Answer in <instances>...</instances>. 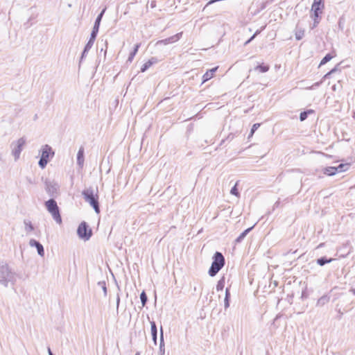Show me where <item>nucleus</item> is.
<instances>
[{
  "instance_id": "f257e3e1",
  "label": "nucleus",
  "mask_w": 355,
  "mask_h": 355,
  "mask_svg": "<svg viewBox=\"0 0 355 355\" xmlns=\"http://www.w3.org/2000/svg\"><path fill=\"white\" fill-rule=\"evenodd\" d=\"M82 196L89 205L94 209L96 214H99L101 211L100 205L98 201V191L96 189V192L92 187H89L84 189L82 191Z\"/></svg>"
},
{
  "instance_id": "f03ea898",
  "label": "nucleus",
  "mask_w": 355,
  "mask_h": 355,
  "mask_svg": "<svg viewBox=\"0 0 355 355\" xmlns=\"http://www.w3.org/2000/svg\"><path fill=\"white\" fill-rule=\"evenodd\" d=\"M225 264V259L223 254L220 252H216L212 257V262L209 269L208 274L213 277L223 268Z\"/></svg>"
},
{
  "instance_id": "7ed1b4c3",
  "label": "nucleus",
  "mask_w": 355,
  "mask_h": 355,
  "mask_svg": "<svg viewBox=\"0 0 355 355\" xmlns=\"http://www.w3.org/2000/svg\"><path fill=\"white\" fill-rule=\"evenodd\" d=\"M16 274L10 268L8 264L4 261H0V277L6 280V284L8 286L10 283L14 286L16 283Z\"/></svg>"
},
{
  "instance_id": "20e7f679",
  "label": "nucleus",
  "mask_w": 355,
  "mask_h": 355,
  "mask_svg": "<svg viewBox=\"0 0 355 355\" xmlns=\"http://www.w3.org/2000/svg\"><path fill=\"white\" fill-rule=\"evenodd\" d=\"M44 205L46 210L51 214L53 220L58 224H61L62 223V220L60 214V210L55 200L53 198H50L45 201Z\"/></svg>"
},
{
  "instance_id": "39448f33",
  "label": "nucleus",
  "mask_w": 355,
  "mask_h": 355,
  "mask_svg": "<svg viewBox=\"0 0 355 355\" xmlns=\"http://www.w3.org/2000/svg\"><path fill=\"white\" fill-rule=\"evenodd\" d=\"M77 234L80 239L88 241L92 237L93 232L87 223L82 221L77 228Z\"/></svg>"
},
{
  "instance_id": "423d86ee",
  "label": "nucleus",
  "mask_w": 355,
  "mask_h": 355,
  "mask_svg": "<svg viewBox=\"0 0 355 355\" xmlns=\"http://www.w3.org/2000/svg\"><path fill=\"white\" fill-rule=\"evenodd\" d=\"M45 190L51 198L55 199L58 195V191L60 186L58 183L54 180H50L46 179L44 181Z\"/></svg>"
},
{
  "instance_id": "0eeeda50",
  "label": "nucleus",
  "mask_w": 355,
  "mask_h": 355,
  "mask_svg": "<svg viewBox=\"0 0 355 355\" xmlns=\"http://www.w3.org/2000/svg\"><path fill=\"white\" fill-rule=\"evenodd\" d=\"M25 144L26 139L24 137H21L17 141H13L11 144L10 146L12 148V155L14 156L15 161L19 158L20 154Z\"/></svg>"
},
{
  "instance_id": "6e6552de",
  "label": "nucleus",
  "mask_w": 355,
  "mask_h": 355,
  "mask_svg": "<svg viewBox=\"0 0 355 355\" xmlns=\"http://www.w3.org/2000/svg\"><path fill=\"white\" fill-rule=\"evenodd\" d=\"M105 10H106V8H103L101 10V12L96 17L95 21H94V26L92 28V31L90 34L91 35H93L96 37H97V35H98V33L99 31L100 24H101L103 16Z\"/></svg>"
},
{
  "instance_id": "1a4fd4ad",
  "label": "nucleus",
  "mask_w": 355,
  "mask_h": 355,
  "mask_svg": "<svg viewBox=\"0 0 355 355\" xmlns=\"http://www.w3.org/2000/svg\"><path fill=\"white\" fill-rule=\"evenodd\" d=\"M40 151L42 153L40 157L44 158L49 161L50 160V158H51L54 156V154H55L52 148L48 144L44 145L42 147Z\"/></svg>"
},
{
  "instance_id": "9d476101",
  "label": "nucleus",
  "mask_w": 355,
  "mask_h": 355,
  "mask_svg": "<svg viewBox=\"0 0 355 355\" xmlns=\"http://www.w3.org/2000/svg\"><path fill=\"white\" fill-rule=\"evenodd\" d=\"M182 33H178L173 36H171L169 37H167L166 39H164V40H159L157 42V44H164V45H167V44H173L174 42H178L182 37Z\"/></svg>"
},
{
  "instance_id": "9b49d317",
  "label": "nucleus",
  "mask_w": 355,
  "mask_h": 355,
  "mask_svg": "<svg viewBox=\"0 0 355 355\" xmlns=\"http://www.w3.org/2000/svg\"><path fill=\"white\" fill-rule=\"evenodd\" d=\"M29 245L31 247H35L37 249V254L40 257L44 256V249L43 245L37 240L34 239H31L29 241Z\"/></svg>"
},
{
  "instance_id": "f8f14e48",
  "label": "nucleus",
  "mask_w": 355,
  "mask_h": 355,
  "mask_svg": "<svg viewBox=\"0 0 355 355\" xmlns=\"http://www.w3.org/2000/svg\"><path fill=\"white\" fill-rule=\"evenodd\" d=\"M324 8V0H313L311 6V12H322Z\"/></svg>"
},
{
  "instance_id": "ddd939ff",
  "label": "nucleus",
  "mask_w": 355,
  "mask_h": 355,
  "mask_svg": "<svg viewBox=\"0 0 355 355\" xmlns=\"http://www.w3.org/2000/svg\"><path fill=\"white\" fill-rule=\"evenodd\" d=\"M150 333L155 345H157V327L155 321H150Z\"/></svg>"
},
{
  "instance_id": "4468645a",
  "label": "nucleus",
  "mask_w": 355,
  "mask_h": 355,
  "mask_svg": "<svg viewBox=\"0 0 355 355\" xmlns=\"http://www.w3.org/2000/svg\"><path fill=\"white\" fill-rule=\"evenodd\" d=\"M218 67H215L212 69H210L207 70L205 73L202 76V83H204L208 80H209L211 78H213L214 73L218 70Z\"/></svg>"
},
{
  "instance_id": "2eb2a0df",
  "label": "nucleus",
  "mask_w": 355,
  "mask_h": 355,
  "mask_svg": "<svg viewBox=\"0 0 355 355\" xmlns=\"http://www.w3.org/2000/svg\"><path fill=\"white\" fill-rule=\"evenodd\" d=\"M160 336H159V355H164L165 354V345L164 340V330L162 326L160 327Z\"/></svg>"
},
{
  "instance_id": "dca6fc26",
  "label": "nucleus",
  "mask_w": 355,
  "mask_h": 355,
  "mask_svg": "<svg viewBox=\"0 0 355 355\" xmlns=\"http://www.w3.org/2000/svg\"><path fill=\"white\" fill-rule=\"evenodd\" d=\"M85 161V153H84V148L80 147L77 153V164L82 168L84 164Z\"/></svg>"
},
{
  "instance_id": "f3484780",
  "label": "nucleus",
  "mask_w": 355,
  "mask_h": 355,
  "mask_svg": "<svg viewBox=\"0 0 355 355\" xmlns=\"http://www.w3.org/2000/svg\"><path fill=\"white\" fill-rule=\"evenodd\" d=\"M254 225L247 228L243 232H241L239 236L235 239L234 242L236 244L240 243L243 241L245 237L248 235V234L254 228Z\"/></svg>"
},
{
  "instance_id": "a211bd4d",
  "label": "nucleus",
  "mask_w": 355,
  "mask_h": 355,
  "mask_svg": "<svg viewBox=\"0 0 355 355\" xmlns=\"http://www.w3.org/2000/svg\"><path fill=\"white\" fill-rule=\"evenodd\" d=\"M230 298H231L230 287H227L225 288V299H224V308L225 310L230 307Z\"/></svg>"
},
{
  "instance_id": "6ab92c4d",
  "label": "nucleus",
  "mask_w": 355,
  "mask_h": 355,
  "mask_svg": "<svg viewBox=\"0 0 355 355\" xmlns=\"http://www.w3.org/2000/svg\"><path fill=\"white\" fill-rule=\"evenodd\" d=\"M141 46V43H137L135 45L132 51L130 53L129 56L127 60V62H132L135 56L137 53L139 49Z\"/></svg>"
},
{
  "instance_id": "aec40b11",
  "label": "nucleus",
  "mask_w": 355,
  "mask_h": 355,
  "mask_svg": "<svg viewBox=\"0 0 355 355\" xmlns=\"http://www.w3.org/2000/svg\"><path fill=\"white\" fill-rule=\"evenodd\" d=\"M323 173L328 176H332L337 173L336 166H327L322 169Z\"/></svg>"
},
{
  "instance_id": "412c9836",
  "label": "nucleus",
  "mask_w": 355,
  "mask_h": 355,
  "mask_svg": "<svg viewBox=\"0 0 355 355\" xmlns=\"http://www.w3.org/2000/svg\"><path fill=\"white\" fill-rule=\"evenodd\" d=\"M333 261H334L333 258H327V257L324 256V257H321L317 259L316 262L319 266H323L325 264L329 263Z\"/></svg>"
},
{
  "instance_id": "4be33fe9",
  "label": "nucleus",
  "mask_w": 355,
  "mask_h": 355,
  "mask_svg": "<svg viewBox=\"0 0 355 355\" xmlns=\"http://www.w3.org/2000/svg\"><path fill=\"white\" fill-rule=\"evenodd\" d=\"M254 69L255 71H259L260 73H266L269 71L270 66L268 64L261 63L256 66Z\"/></svg>"
},
{
  "instance_id": "5701e85b",
  "label": "nucleus",
  "mask_w": 355,
  "mask_h": 355,
  "mask_svg": "<svg viewBox=\"0 0 355 355\" xmlns=\"http://www.w3.org/2000/svg\"><path fill=\"white\" fill-rule=\"evenodd\" d=\"M329 300H330L329 296H328L327 295H324L318 300L317 306H322L324 304H326L327 303H328Z\"/></svg>"
},
{
  "instance_id": "b1692460",
  "label": "nucleus",
  "mask_w": 355,
  "mask_h": 355,
  "mask_svg": "<svg viewBox=\"0 0 355 355\" xmlns=\"http://www.w3.org/2000/svg\"><path fill=\"white\" fill-rule=\"evenodd\" d=\"M313 112H314V111L313 110H311V109L310 110H306L305 111L302 112L300 114V121H305L308 118L309 115L310 114L313 113Z\"/></svg>"
},
{
  "instance_id": "393cba45",
  "label": "nucleus",
  "mask_w": 355,
  "mask_h": 355,
  "mask_svg": "<svg viewBox=\"0 0 355 355\" xmlns=\"http://www.w3.org/2000/svg\"><path fill=\"white\" fill-rule=\"evenodd\" d=\"M295 39L297 40H300L303 38V37L304 36V29L302 28H298L297 26L296 27V31H295Z\"/></svg>"
},
{
  "instance_id": "a878e982",
  "label": "nucleus",
  "mask_w": 355,
  "mask_h": 355,
  "mask_svg": "<svg viewBox=\"0 0 355 355\" xmlns=\"http://www.w3.org/2000/svg\"><path fill=\"white\" fill-rule=\"evenodd\" d=\"M340 64H338L336 65L332 69H331L329 72H327L322 78V80L324 81V80L329 78L331 75L332 73H334L335 72L340 71L338 66Z\"/></svg>"
},
{
  "instance_id": "bb28decb",
  "label": "nucleus",
  "mask_w": 355,
  "mask_h": 355,
  "mask_svg": "<svg viewBox=\"0 0 355 355\" xmlns=\"http://www.w3.org/2000/svg\"><path fill=\"white\" fill-rule=\"evenodd\" d=\"M350 164L348 163H341L338 166H336V168L337 169V173L338 172H345L348 170L349 168Z\"/></svg>"
},
{
  "instance_id": "cd10ccee",
  "label": "nucleus",
  "mask_w": 355,
  "mask_h": 355,
  "mask_svg": "<svg viewBox=\"0 0 355 355\" xmlns=\"http://www.w3.org/2000/svg\"><path fill=\"white\" fill-rule=\"evenodd\" d=\"M334 55H332L330 53H327L326 54V55L321 60L320 62V64H319V67L322 66V65H324L325 64H327L328 62H329L334 56Z\"/></svg>"
},
{
  "instance_id": "c85d7f7f",
  "label": "nucleus",
  "mask_w": 355,
  "mask_h": 355,
  "mask_svg": "<svg viewBox=\"0 0 355 355\" xmlns=\"http://www.w3.org/2000/svg\"><path fill=\"white\" fill-rule=\"evenodd\" d=\"M96 37L90 35L89 39L87 41V44H85L84 49L89 51L94 44V43L96 40Z\"/></svg>"
},
{
  "instance_id": "c756f323",
  "label": "nucleus",
  "mask_w": 355,
  "mask_h": 355,
  "mask_svg": "<svg viewBox=\"0 0 355 355\" xmlns=\"http://www.w3.org/2000/svg\"><path fill=\"white\" fill-rule=\"evenodd\" d=\"M225 283V278L223 276L217 282L216 291H222L224 288Z\"/></svg>"
},
{
  "instance_id": "7c9ffc66",
  "label": "nucleus",
  "mask_w": 355,
  "mask_h": 355,
  "mask_svg": "<svg viewBox=\"0 0 355 355\" xmlns=\"http://www.w3.org/2000/svg\"><path fill=\"white\" fill-rule=\"evenodd\" d=\"M24 223L25 225V230L27 232H30L34 230V226L32 223L28 220H24Z\"/></svg>"
},
{
  "instance_id": "2f4dec72",
  "label": "nucleus",
  "mask_w": 355,
  "mask_h": 355,
  "mask_svg": "<svg viewBox=\"0 0 355 355\" xmlns=\"http://www.w3.org/2000/svg\"><path fill=\"white\" fill-rule=\"evenodd\" d=\"M311 19L313 20V21H318L319 22L320 21V19H321V15L322 14V12H311Z\"/></svg>"
},
{
  "instance_id": "473e14b6",
  "label": "nucleus",
  "mask_w": 355,
  "mask_h": 355,
  "mask_svg": "<svg viewBox=\"0 0 355 355\" xmlns=\"http://www.w3.org/2000/svg\"><path fill=\"white\" fill-rule=\"evenodd\" d=\"M140 300H141L142 306H144L148 302V297L144 291H143L140 294Z\"/></svg>"
},
{
  "instance_id": "72a5a7b5",
  "label": "nucleus",
  "mask_w": 355,
  "mask_h": 355,
  "mask_svg": "<svg viewBox=\"0 0 355 355\" xmlns=\"http://www.w3.org/2000/svg\"><path fill=\"white\" fill-rule=\"evenodd\" d=\"M260 125H261V124L259 123H254L252 125L251 130H250V135L248 136V138H250V137H252L253 135V134L257 131V130L260 127Z\"/></svg>"
},
{
  "instance_id": "f704fd0d",
  "label": "nucleus",
  "mask_w": 355,
  "mask_h": 355,
  "mask_svg": "<svg viewBox=\"0 0 355 355\" xmlns=\"http://www.w3.org/2000/svg\"><path fill=\"white\" fill-rule=\"evenodd\" d=\"M49 162V160H47V159H46L44 158L40 157V160L38 162V165H39V166L41 168L43 169V168H44L46 166V165H47Z\"/></svg>"
},
{
  "instance_id": "c9c22d12",
  "label": "nucleus",
  "mask_w": 355,
  "mask_h": 355,
  "mask_svg": "<svg viewBox=\"0 0 355 355\" xmlns=\"http://www.w3.org/2000/svg\"><path fill=\"white\" fill-rule=\"evenodd\" d=\"M238 182H236L234 187H232L230 190V193L235 196H239L240 193L237 188Z\"/></svg>"
},
{
  "instance_id": "e433bc0d",
  "label": "nucleus",
  "mask_w": 355,
  "mask_h": 355,
  "mask_svg": "<svg viewBox=\"0 0 355 355\" xmlns=\"http://www.w3.org/2000/svg\"><path fill=\"white\" fill-rule=\"evenodd\" d=\"M98 285L102 288L104 293V295L106 296L107 293L106 283L105 281H101L98 282Z\"/></svg>"
},
{
  "instance_id": "4c0bfd02",
  "label": "nucleus",
  "mask_w": 355,
  "mask_h": 355,
  "mask_svg": "<svg viewBox=\"0 0 355 355\" xmlns=\"http://www.w3.org/2000/svg\"><path fill=\"white\" fill-rule=\"evenodd\" d=\"M260 33V31L257 30L244 43V45L246 46L249 44L255 37L257 35Z\"/></svg>"
},
{
  "instance_id": "58836bf2",
  "label": "nucleus",
  "mask_w": 355,
  "mask_h": 355,
  "mask_svg": "<svg viewBox=\"0 0 355 355\" xmlns=\"http://www.w3.org/2000/svg\"><path fill=\"white\" fill-rule=\"evenodd\" d=\"M89 51V50L83 49V51L81 53L80 58L79 67L80 66V64L83 61V60L87 57Z\"/></svg>"
},
{
  "instance_id": "ea45409f",
  "label": "nucleus",
  "mask_w": 355,
  "mask_h": 355,
  "mask_svg": "<svg viewBox=\"0 0 355 355\" xmlns=\"http://www.w3.org/2000/svg\"><path fill=\"white\" fill-rule=\"evenodd\" d=\"M151 67L150 63L148 61L145 62L141 67L140 71L144 73L147 71Z\"/></svg>"
},
{
  "instance_id": "a19ab883",
  "label": "nucleus",
  "mask_w": 355,
  "mask_h": 355,
  "mask_svg": "<svg viewBox=\"0 0 355 355\" xmlns=\"http://www.w3.org/2000/svg\"><path fill=\"white\" fill-rule=\"evenodd\" d=\"M148 62L150 63V65H153L158 62V59L155 57H152L150 59L148 60Z\"/></svg>"
},
{
  "instance_id": "79ce46f5",
  "label": "nucleus",
  "mask_w": 355,
  "mask_h": 355,
  "mask_svg": "<svg viewBox=\"0 0 355 355\" xmlns=\"http://www.w3.org/2000/svg\"><path fill=\"white\" fill-rule=\"evenodd\" d=\"M319 24V21H313V24L310 26V28L311 29H313L315 28H316Z\"/></svg>"
},
{
  "instance_id": "37998d69",
  "label": "nucleus",
  "mask_w": 355,
  "mask_h": 355,
  "mask_svg": "<svg viewBox=\"0 0 355 355\" xmlns=\"http://www.w3.org/2000/svg\"><path fill=\"white\" fill-rule=\"evenodd\" d=\"M120 301H121L120 295H119V293H117V295H116V309H119V304H120Z\"/></svg>"
},
{
  "instance_id": "c03bdc74",
  "label": "nucleus",
  "mask_w": 355,
  "mask_h": 355,
  "mask_svg": "<svg viewBox=\"0 0 355 355\" xmlns=\"http://www.w3.org/2000/svg\"><path fill=\"white\" fill-rule=\"evenodd\" d=\"M156 5H157V3H156V1H155V0L151 1L150 3V6L151 8H155L156 7Z\"/></svg>"
},
{
  "instance_id": "a18cd8bd",
  "label": "nucleus",
  "mask_w": 355,
  "mask_h": 355,
  "mask_svg": "<svg viewBox=\"0 0 355 355\" xmlns=\"http://www.w3.org/2000/svg\"><path fill=\"white\" fill-rule=\"evenodd\" d=\"M323 80H321L320 82H317L315 83H314L313 85H312V87H319L322 83Z\"/></svg>"
},
{
  "instance_id": "49530a36",
  "label": "nucleus",
  "mask_w": 355,
  "mask_h": 355,
  "mask_svg": "<svg viewBox=\"0 0 355 355\" xmlns=\"http://www.w3.org/2000/svg\"><path fill=\"white\" fill-rule=\"evenodd\" d=\"M0 284H2L4 287H8L7 284H6V280L1 279L0 277Z\"/></svg>"
},
{
  "instance_id": "de8ad7c7",
  "label": "nucleus",
  "mask_w": 355,
  "mask_h": 355,
  "mask_svg": "<svg viewBox=\"0 0 355 355\" xmlns=\"http://www.w3.org/2000/svg\"><path fill=\"white\" fill-rule=\"evenodd\" d=\"M233 138H234V135H232V134H230V135L227 136V139H226L232 140Z\"/></svg>"
},
{
  "instance_id": "09e8293b",
  "label": "nucleus",
  "mask_w": 355,
  "mask_h": 355,
  "mask_svg": "<svg viewBox=\"0 0 355 355\" xmlns=\"http://www.w3.org/2000/svg\"><path fill=\"white\" fill-rule=\"evenodd\" d=\"M279 204H280V201H279V200H277V201L275 203V205H274V207H279Z\"/></svg>"
},
{
  "instance_id": "8fccbe9b",
  "label": "nucleus",
  "mask_w": 355,
  "mask_h": 355,
  "mask_svg": "<svg viewBox=\"0 0 355 355\" xmlns=\"http://www.w3.org/2000/svg\"><path fill=\"white\" fill-rule=\"evenodd\" d=\"M48 353H49V355H54L53 354V352H51V349L49 347H48Z\"/></svg>"
},
{
  "instance_id": "3c124183",
  "label": "nucleus",
  "mask_w": 355,
  "mask_h": 355,
  "mask_svg": "<svg viewBox=\"0 0 355 355\" xmlns=\"http://www.w3.org/2000/svg\"><path fill=\"white\" fill-rule=\"evenodd\" d=\"M342 21V19H341V18H340V19H339V21H338V25H339V27L342 28V27H341V26H342V21Z\"/></svg>"
},
{
  "instance_id": "603ef678",
  "label": "nucleus",
  "mask_w": 355,
  "mask_h": 355,
  "mask_svg": "<svg viewBox=\"0 0 355 355\" xmlns=\"http://www.w3.org/2000/svg\"><path fill=\"white\" fill-rule=\"evenodd\" d=\"M343 315V313H342L340 311H339L338 315ZM340 317H341V316H340Z\"/></svg>"
},
{
  "instance_id": "864d4df0",
  "label": "nucleus",
  "mask_w": 355,
  "mask_h": 355,
  "mask_svg": "<svg viewBox=\"0 0 355 355\" xmlns=\"http://www.w3.org/2000/svg\"><path fill=\"white\" fill-rule=\"evenodd\" d=\"M343 315V313H342L340 311H339L338 315ZM340 317H341V316H340Z\"/></svg>"
},
{
  "instance_id": "5fc2aeb1",
  "label": "nucleus",
  "mask_w": 355,
  "mask_h": 355,
  "mask_svg": "<svg viewBox=\"0 0 355 355\" xmlns=\"http://www.w3.org/2000/svg\"><path fill=\"white\" fill-rule=\"evenodd\" d=\"M332 89H333L334 90H335V89H336V85H334V86L332 87Z\"/></svg>"
},
{
  "instance_id": "6e6d98bb",
  "label": "nucleus",
  "mask_w": 355,
  "mask_h": 355,
  "mask_svg": "<svg viewBox=\"0 0 355 355\" xmlns=\"http://www.w3.org/2000/svg\"><path fill=\"white\" fill-rule=\"evenodd\" d=\"M135 355H140V353L139 352H136Z\"/></svg>"
},
{
  "instance_id": "4d7b16f0",
  "label": "nucleus",
  "mask_w": 355,
  "mask_h": 355,
  "mask_svg": "<svg viewBox=\"0 0 355 355\" xmlns=\"http://www.w3.org/2000/svg\"><path fill=\"white\" fill-rule=\"evenodd\" d=\"M118 290L120 291V287L119 285H117Z\"/></svg>"
},
{
  "instance_id": "13d9d810",
  "label": "nucleus",
  "mask_w": 355,
  "mask_h": 355,
  "mask_svg": "<svg viewBox=\"0 0 355 355\" xmlns=\"http://www.w3.org/2000/svg\"><path fill=\"white\" fill-rule=\"evenodd\" d=\"M354 294L355 295V288L354 289V291H353Z\"/></svg>"
}]
</instances>
